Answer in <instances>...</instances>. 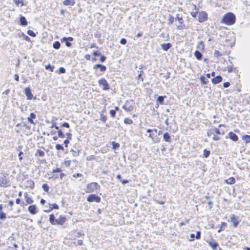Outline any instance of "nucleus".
I'll list each match as a JSON object with an SVG mask.
<instances>
[{
    "instance_id": "22",
    "label": "nucleus",
    "mask_w": 250,
    "mask_h": 250,
    "mask_svg": "<svg viewBox=\"0 0 250 250\" xmlns=\"http://www.w3.org/2000/svg\"><path fill=\"white\" fill-rule=\"evenodd\" d=\"M194 55L198 60H201L202 57V54L199 51H196L194 53Z\"/></svg>"
},
{
    "instance_id": "26",
    "label": "nucleus",
    "mask_w": 250,
    "mask_h": 250,
    "mask_svg": "<svg viewBox=\"0 0 250 250\" xmlns=\"http://www.w3.org/2000/svg\"><path fill=\"white\" fill-rule=\"evenodd\" d=\"M60 46H61V44L60 43L58 42V41H56L54 43H53V47L55 48V49H59L60 47Z\"/></svg>"
},
{
    "instance_id": "12",
    "label": "nucleus",
    "mask_w": 250,
    "mask_h": 250,
    "mask_svg": "<svg viewBox=\"0 0 250 250\" xmlns=\"http://www.w3.org/2000/svg\"><path fill=\"white\" fill-rule=\"evenodd\" d=\"M75 3L74 0H64L63 4L66 6H73Z\"/></svg>"
},
{
    "instance_id": "61",
    "label": "nucleus",
    "mask_w": 250,
    "mask_h": 250,
    "mask_svg": "<svg viewBox=\"0 0 250 250\" xmlns=\"http://www.w3.org/2000/svg\"><path fill=\"white\" fill-rule=\"evenodd\" d=\"M14 79L16 81H18L19 79V75L18 74H15L14 75Z\"/></svg>"
},
{
    "instance_id": "47",
    "label": "nucleus",
    "mask_w": 250,
    "mask_h": 250,
    "mask_svg": "<svg viewBox=\"0 0 250 250\" xmlns=\"http://www.w3.org/2000/svg\"><path fill=\"white\" fill-rule=\"evenodd\" d=\"M212 139L214 141H217L220 139V137L219 136H218L217 135H215V134H214L213 135Z\"/></svg>"
},
{
    "instance_id": "50",
    "label": "nucleus",
    "mask_w": 250,
    "mask_h": 250,
    "mask_svg": "<svg viewBox=\"0 0 250 250\" xmlns=\"http://www.w3.org/2000/svg\"><path fill=\"white\" fill-rule=\"evenodd\" d=\"M66 136L67 137V139L69 140L71 139V134L70 132L66 133Z\"/></svg>"
},
{
    "instance_id": "20",
    "label": "nucleus",
    "mask_w": 250,
    "mask_h": 250,
    "mask_svg": "<svg viewBox=\"0 0 250 250\" xmlns=\"http://www.w3.org/2000/svg\"><path fill=\"white\" fill-rule=\"evenodd\" d=\"M231 221L233 223V225L235 227H237L238 225V222L236 221L235 216L234 215L232 214L230 217Z\"/></svg>"
},
{
    "instance_id": "10",
    "label": "nucleus",
    "mask_w": 250,
    "mask_h": 250,
    "mask_svg": "<svg viewBox=\"0 0 250 250\" xmlns=\"http://www.w3.org/2000/svg\"><path fill=\"white\" fill-rule=\"evenodd\" d=\"M208 243L209 246L212 248V249L215 250L216 248L218 246V244L213 240H211V241H208Z\"/></svg>"
},
{
    "instance_id": "3",
    "label": "nucleus",
    "mask_w": 250,
    "mask_h": 250,
    "mask_svg": "<svg viewBox=\"0 0 250 250\" xmlns=\"http://www.w3.org/2000/svg\"><path fill=\"white\" fill-rule=\"evenodd\" d=\"M98 83L100 86H103V89L104 90H107L110 89L109 85L105 79L102 78L100 79L98 81Z\"/></svg>"
},
{
    "instance_id": "41",
    "label": "nucleus",
    "mask_w": 250,
    "mask_h": 250,
    "mask_svg": "<svg viewBox=\"0 0 250 250\" xmlns=\"http://www.w3.org/2000/svg\"><path fill=\"white\" fill-rule=\"evenodd\" d=\"M164 97H165L163 96H159L157 98V101H158L160 104H162L164 100Z\"/></svg>"
},
{
    "instance_id": "56",
    "label": "nucleus",
    "mask_w": 250,
    "mask_h": 250,
    "mask_svg": "<svg viewBox=\"0 0 250 250\" xmlns=\"http://www.w3.org/2000/svg\"><path fill=\"white\" fill-rule=\"evenodd\" d=\"M62 40L63 41H66L67 40H68L70 41H72L73 40V38L72 37H68V38H66L65 37H64Z\"/></svg>"
},
{
    "instance_id": "14",
    "label": "nucleus",
    "mask_w": 250,
    "mask_h": 250,
    "mask_svg": "<svg viewBox=\"0 0 250 250\" xmlns=\"http://www.w3.org/2000/svg\"><path fill=\"white\" fill-rule=\"evenodd\" d=\"M20 22L21 25L22 26H26L28 24V22L24 17H21Z\"/></svg>"
},
{
    "instance_id": "9",
    "label": "nucleus",
    "mask_w": 250,
    "mask_h": 250,
    "mask_svg": "<svg viewBox=\"0 0 250 250\" xmlns=\"http://www.w3.org/2000/svg\"><path fill=\"white\" fill-rule=\"evenodd\" d=\"M36 118V114L34 113H31L30 114V116L27 118V120L30 123L33 125H35V123L33 120V119H35Z\"/></svg>"
},
{
    "instance_id": "34",
    "label": "nucleus",
    "mask_w": 250,
    "mask_h": 250,
    "mask_svg": "<svg viewBox=\"0 0 250 250\" xmlns=\"http://www.w3.org/2000/svg\"><path fill=\"white\" fill-rule=\"evenodd\" d=\"M214 134V130H213V128H211V129H210V130H209L207 132V135H208V137L211 136L212 135H213Z\"/></svg>"
},
{
    "instance_id": "24",
    "label": "nucleus",
    "mask_w": 250,
    "mask_h": 250,
    "mask_svg": "<svg viewBox=\"0 0 250 250\" xmlns=\"http://www.w3.org/2000/svg\"><path fill=\"white\" fill-rule=\"evenodd\" d=\"M44 154H45L44 152L41 149H38L37 150V152L36 153V156H39L41 157L43 156L44 155Z\"/></svg>"
},
{
    "instance_id": "48",
    "label": "nucleus",
    "mask_w": 250,
    "mask_h": 250,
    "mask_svg": "<svg viewBox=\"0 0 250 250\" xmlns=\"http://www.w3.org/2000/svg\"><path fill=\"white\" fill-rule=\"evenodd\" d=\"M201 237V232L199 231H197L196 238L197 239H200Z\"/></svg>"
},
{
    "instance_id": "40",
    "label": "nucleus",
    "mask_w": 250,
    "mask_h": 250,
    "mask_svg": "<svg viewBox=\"0 0 250 250\" xmlns=\"http://www.w3.org/2000/svg\"><path fill=\"white\" fill-rule=\"evenodd\" d=\"M6 218V214L2 211H0V219H3Z\"/></svg>"
},
{
    "instance_id": "31",
    "label": "nucleus",
    "mask_w": 250,
    "mask_h": 250,
    "mask_svg": "<svg viewBox=\"0 0 250 250\" xmlns=\"http://www.w3.org/2000/svg\"><path fill=\"white\" fill-rule=\"evenodd\" d=\"M42 188L45 191H46V192H48V191L49 187V186H48L47 184H43L42 186Z\"/></svg>"
},
{
    "instance_id": "6",
    "label": "nucleus",
    "mask_w": 250,
    "mask_h": 250,
    "mask_svg": "<svg viewBox=\"0 0 250 250\" xmlns=\"http://www.w3.org/2000/svg\"><path fill=\"white\" fill-rule=\"evenodd\" d=\"M24 93L27 97L28 100H31L33 98V95L31 92V90L29 87H27L24 89Z\"/></svg>"
},
{
    "instance_id": "23",
    "label": "nucleus",
    "mask_w": 250,
    "mask_h": 250,
    "mask_svg": "<svg viewBox=\"0 0 250 250\" xmlns=\"http://www.w3.org/2000/svg\"><path fill=\"white\" fill-rule=\"evenodd\" d=\"M235 179L233 177H230L226 180V182L228 184H233L235 183Z\"/></svg>"
},
{
    "instance_id": "49",
    "label": "nucleus",
    "mask_w": 250,
    "mask_h": 250,
    "mask_svg": "<svg viewBox=\"0 0 250 250\" xmlns=\"http://www.w3.org/2000/svg\"><path fill=\"white\" fill-rule=\"evenodd\" d=\"M120 43L122 44H125L126 43V39L123 38L120 40Z\"/></svg>"
},
{
    "instance_id": "64",
    "label": "nucleus",
    "mask_w": 250,
    "mask_h": 250,
    "mask_svg": "<svg viewBox=\"0 0 250 250\" xmlns=\"http://www.w3.org/2000/svg\"><path fill=\"white\" fill-rule=\"evenodd\" d=\"M143 35V33L142 32H139L137 35H136V37L137 38H139V37H140L142 36Z\"/></svg>"
},
{
    "instance_id": "13",
    "label": "nucleus",
    "mask_w": 250,
    "mask_h": 250,
    "mask_svg": "<svg viewBox=\"0 0 250 250\" xmlns=\"http://www.w3.org/2000/svg\"><path fill=\"white\" fill-rule=\"evenodd\" d=\"M222 79L220 76H217L212 79V82L214 84H217L221 82Z\"/></svg>"
},
{
    "instance_id": "7",
    "label": "nucleus",
    "mask_w": 250,
    "mask_h": 250,
    "mask_svg": "<svg viewBox=\"0 0 250 250\" xmlns=\"http://www.w3.org/2000/svg\"><path fill=\"white\" fill-rule=\"evenodd\" d=\"M28 211L32 214H35L37 213L38 210L36 205L30 206L28 207Z\"/></svg>"
},
{
    "instance_id": "54",
    "label": "nucleus",
    "mask_w": 250,
    "mask_h": 250,
    "mask_svg": "<svg viewBox=\"0 0 250 250\" xmlns=\"http://www.w3.org/2000/svg\"><path fill=\"white\" fill-rule=\"evenodd\" d=\"M230 85V83L229 82H225L223 83V86L224 87H228Z\"/></svg>"
},
{
    "instance_id": "30",
    "label": "nucleus",
    "mask_w": 250,
    "mask_h": 250,
    "mask_svg": "<svg viewBox=\"0 0 250 250\" xmlns=\"http://www.w3.org/2000/svg\"><path fill=\"white\" fill-rule=\"evenodd\" d=\"M58 136L60 138H64L65 137V135L63 134V133L62 132V131L61 130H59L58 131Z\"/></svg>"
},
{
    "instance_id": "42",
    "label": "nucleus",
    "mask_w": 250,
    "mask_h": 250,
    "mask_svg": "<svg viewBox=\"0 0 250 250\" xmlns=\"http://www.w3.org/2000/svg\"><path fill=\"white\" fill-rule=\"evenodd\" d=\"M100 120L103 122H105L106 120V117L103 114H101Z\"/></svg>"
},
{
    "instance_id": "17",
    "label": "nucleus",
    "mask_w": 250,
    "mask_h": 250,
    "mask_svg": "<svg viewBox=\"0 0 250 250\" xmlns=\"http://www.w3.org/2000/svg\"><path fill=\"white\" fill-rule=\"evenodd\" d=\"M100 68V70L102 72H104L106 70V67L102 64H96L94 65V68L96 69V68Z\"/></svg>"
},
{
    "instance_id": "18",
    "label": "nucleus",
    "mask_w": 250,
    "mask_h": 250,
    "mask_svg": "<svg viewBox=\"0 0 250 250\" xmlns=\"http://www.w3.org/2000/svg\"><path fill=\"white\" fill-rule=\"evenodd\" d=\"M162 49L165 51H167L171 47V44L169 43L161 44Z\"/></svg>"
},
{
    "instance_id": "2",
    "label": "nucleus",
    "mask_w": 250,
    "mask_h": 250,
    "mask_svg": "<svg viewBox=\"0 0 250 250\" xmlns=\"http://www.w3.org/2000/svg\"><path fill=\"white\" fill-rule=\"evenodd\" d=\"M235 21V17H223L222 22L227 25L233 24Z\"/></svg>"
},
{
    "instance_id": "16",
    "label": "nucleus",
    "mask_w": 250,
    "mask_h": 250,
    "mask_svg": "<svg viewBox=\"0 0 250 250\" xmlns=\"http://www.w3.org/2000/svg\"><path fill=\"white\" fill-rule=\"evenodd\" d=\"M163 139L164 140L167 142H171V138L170 137L168 134V133L166 132L163 135Z\"/></svg>"
},
{
    "instance_id": "45",
    "label": "nucleus",
    "mask_w": 250,
    "mask_h": 250,
    "mask_svg": "<svg viewBox=\"0 0 250 250\" xmlns=\"http://www.w3.org/2000/svg\"><path fill=\"white\" fill-rule=\"evenodd\" d=\"M45 68L46 69H50V71L51 72H52L53 71V69H54V67L53 66H51L50 65V64H48V65H46L45 66Z\"/></svg>"
},
{
    "instance_id": "57",
    "label": "nucleus",
    "mask_w": 250,
    "mask_h": 250,
    "mask_svg": "<svg viewBox=\"0 0 250 250\" xmlns=\"http://www.w3.org/2000/svg\"><path fill=\"white\" fill-rule=\"evenodd\" d=\"M52 207L51 208L58 209V208H59L58 206L56 204H52Z\"/></svg>"
},
{
    "instance_id": "60",
    "label": "nucleus",
    "mask_w": 250,
    "mask_h": 250,
    "mask_svg": "<svg viewBox=\"0 0 250 250\" xmlns=\"http://www.w3.org/2000/svg\"><path fill=\"white\" fill-rule=\"evenodd\" d=\"M105 60V57L104 56H102L100 58V61L102 62H104Z\"/></svg>"
},
{
    "instance_id": "51",
    "label": "nucleus",
    "mask_w": 250,
    "mask_h": 250,
    "mask_svg": "<svg viewBox=\"0 0 250 250\" xmlns=\"http://www.w3.org/2000/svg\"><path fill=\"white\" fill-rule=\"evenodd\" d=\"M175 20H178V21L180 23H182V17H177L176 18H175Z\"/></svg>"
},
{
    "instance_id": "55",
    "label": "nucleus",
    "mask_w": 250,
    "mask_h": 250,
    "mask_svg": "<svg viewBox=\"0 0 250 250\" xmlns=\"http://www.w3.org/2000/svg\"><path fill=\"white\" fill-rule=\"evenodd\" d=\"M93 55L95 56H100L101 55V53L100 52H98V51H95L93 53Z\"/></svg>"
},
{
    "instance_id": "35",
    "label": "nucleus",
    "mask_w": 250,
    "mask_h": 250,
    "mask_svg": "<svg viewBox=\"0 0 250 250\" xmlns=\"http://www.w3.org/2000/svg\"><path fill=\"white\" fill-rule=\"evenodd\" d=\"M207 20V17H198L199 22H202Z\"/></svg>"
},
{
    "instance_id": "1",
    "label": "nucleus",
    "mask_w": 250,
    "mask_h": 250,
    "mask_svg": "<svg viewBox=\"0 0 250 250\" xmlns=\"http://www.w3.org/2000/svg\"><path fill=\"white\" fill-rule=\"evenodd\" d=\"M100 189V186L95 182L91 183L87 185L86 192L87 193L94 192Z\"/></svg>"
},
{
    "instance_id": "11",
    "label": "nucleus",
    "mask_w": 250,
    "mask_h": 250,
    "mask_svg": "<svg viewBox=\"0 0 250 250\" xmlns=\"http://www.w3.org/2000/svg\"><path fill=\"white\" fill-rule=\"evenodd\" d=\"M229 137L234 141H237L238 139L237 136L233 132H229L228 134Z\"/></svg>"
},
{
    "instance_id": "19",
    "label": "nucleus",
    "mask_w": 250,
    "mask_h": 250,
    "mask_svg": "<svg viewBox=\"0 0 250 250\" xmlns=\"http://www.w3.org/2000/svg\"><path fill=\"white\" fill-rule=\"evenodd\" d=\"M24 196L25 201L28 204H31L33 203V201L28 196V194L27 193H25Z\"/></svg>"
},
{
    "instance_id": "37",
    "label": "nucleus",
    "mask_w": 250,
    "mask_h": 250,
    "mask_svg": "<svg viewBox=\"0 0 250 250\" xmlns=\"http://www.w3.org/2000/svg\"><path fill=\"white\" fill-rule=\"evenodd\" d=\"M27 34L30 36H32V37H35L36 36V34L32 30H28L27 31Z\"/></svg>"
},
{
    "instance_id": "59",
    "label": "nucleus",
    "mask_w": 250,
    "mask_h": 250,
    "mask_svg": "<svg viewBox=\"0 0 250 250\" xmlns=\"http://www.w3.org/2000/svg\"><path fill=\"white\" fill-rule=\"evenodd\" d=\"M227 226V223L225 222H222L220 225V228H222L223 227H225Z\"/></svg>"
},
{
    "instance_id": "27",
    "label": "nucleus",
    "mask_w": 250,
    "mask_h": 250,
    "mask_svg": "<svg viewBox=\"0 0 250 250\" xmlns=\"http://www.w3.org/2000/svg\"><path fill=\"white\" fill-rule=\"evenodd\" d=\"M15 3L18 6H22L23 5L22 0H14Z\"/></svg>"
},
{
    "instance_id": "36",
    "label": "nucleus",
    "mask_w": 250,
    "mask_h": 250,
    "mask_svg": "<svg viewBox=\"0 0 250 250\" xmlns=\"http://www.w3.org/2000/svg\"><path fill=\"white\" fill-rule=\"evenodd\" d=\"M71 160L65 159L63 162L64 165L66 167H69L70 165Z\"/></svg>"
},
{
    "instance_id": "15",
    "label": "nucleus",
    "mask_w": 250,
    "mask_h": 250,
    "mask_svg": "<svg viewBox=\"0 0 250 250\" xmlns=\"http://www.w3.org/2000/svg\"><path fill=\"white\" fill-rule=\"evenodd\" d=\"M18 36L20 37H22V38H24V40L27 42H30V38L25 35L22 32H19V33H18Z\"/></svg>"
},
{
    "instance_id": "5",
    "label": "nucleus",
    "mask_w": 250,
    "mask_h": 250,
    "mask_svg": "<svg viewBox=\"0 0 250 250\" xmlns=\"http://www.w3.org/2000/svg\"><path fill=\"white\" fill-rule=\"evenodd\" d=\"M130 104V102H126L125 104L123 105V108L127 111H132L133 109L132 105Z\"/></svg>"
},
{
    "instance_id": "39",
    "label": "nucleus",
    "mask_w": 250,
    "mask_h": 250,
    "mask_svg": "<svg viewBox=\"0 0 250 250\" xmlns=\"http://www.w3.org/2000/svg\"><path fill=\"white\" fill-rule=\"evenodd\" d=\"M56 148L57 150H64L63 147L61 145H60V144H57L56 145Z\"/></svg>"
},
{
    "instance_id": "33",
    "label": "nucleus",
    "mask_w": 250,
    "mask_h": 250,
    "mask_svg": "<svg viewBox=\"0 0 250 250\" xmlns=\"http://www.w3.org/2000/svg\"><path fill=\"white\" fill-rule=\"evenodd\" d=\"M1 187H5L7 186V182L5 179H2V182L0 184Z\"/></svg>"
},
{
    "instance_id": "52",
    "label": "nucleus",
    "mask_w": 250,
    "mask_h": 250,
    "mask_svg": "<svg viewBox=\"0 0 250 250\" xmlns=\"http://www.w3.org/2000/svg\"><path fill=\"white\" fill-rule=\"evenodd\" d=\"M63 143L65 144V147H67V145L69 143V140L67 139L64 141Z\"/></svg>"
},
{
    "instance_id": "4",
    "label": "nucleus",
    "mask_w": 250,
    "mask_h": 250,
    "mask_svg": "<svg viewBox=\"0 0 250 250\" xmlns=\"http://www.w3.org/2000/svg\"><path fill=\"white\" fill-rule=\"evenodd\" d=\"M87 201L89 202H95L96 203H99L101 201V198L95 194H90L88 196Z\"/></svg>"
},
{
    "instance_id": "25",
    "label": "nucleus",
    "mask_w": 250,
    "mask_h": 250,
    "mask_svg": "<svg viewBox=\"0 0 250 250\" xmlns=\"http://www.w3.org/2000/svg\"><path fill=\"white\" fill-rule=\"evenodd\" d=\"M49 220L52 225H56L55 217L53 214H51L49 216Z\"/></svg>"
},
{
    "instance_id": "53",
    "label": "nucleus",
    "mask_w": 250,
    "mask_h": 250,
    "mask_svg": "<svg viewBox=\"0 0 250 250\" xmlns=\"http://www.w3.org/2000/svg\"><path fill=\"white\" fill-rule=\"evenodd\" d=\"M62 126L63 127H67V128H69V125L68 124V123H63L62 125Z\"/></svg>"
},
{
    "instance_id": "29",
    "label": "nucleus",
    "mask_w": 250,
    "mask_h": 250,
    "mask_svg": "<svg viewBox=\"0 0 250 250\" xmlns=\"http://www.w3.org/2000/svg\"><path fill=\"white\" fill-rule=\"evenodd\" d=\"M132 120L128 118H126L124 120V123L126 124H131L132 123Z\"/></svg>"
},
{
    "instance_id": "21",
    "label": "nucleus",
    "mask_w": 250,
    "mask_h": 250,
    "mask_svg": "<svg viewBox=\"0 0 250 250\" xmlns=\"http://www.w3.org/2000/svg\"><path fill=\"white\" fill-rule=\"evenodd\" d=\"M61 171H62V170L61 169V168H57L55 169H53V171H52V172H53V173H56V172H61ZM53 177L55 178V179H56V178H57L58 177V176L57 174H54L53 175Z\"/></svg>"
},
{
    "instance_id": "46",
    "label": "nucleus",
    "mask_w": 250,
    "mask_h": 250,
    "mask_svg": "<svg viewBox=\"0 0 250 250\" xmlns=\"http://www.w3.org/2000/svg\"><path fill=\"white\" fill-rule=\"evenodd\" d=\"M115 114H116L115 110H111L110 111V114L112 118L115 117Z\"/></svg>"
},
{
    "instance_id": "28",
    "label": "nucleus",
    "mask_w": 250,
    "mask_h": 250,
    "mask_svg": "<svg viewBox=\"0 0 250 250\" xmlns=\"http://www.w3.org/2000/svg\"><path fill=\"white\" fill-rule=\"evenodd\" d=\"M242 139L244 140L247 143L250 142V136L249 135H244L242 137Z\"/></svg>"
},
{
    "instance_id": "62",
    "label": "nucleus",
    "mask_w": 250,
    "mask_h": 250,
    "mask_svg": "<svg viewBox=\"0 0 250 250\" xmlns=\"http://www.w3.org/2000/svg\"><path fill=\"white\" fill-rule=\"evenodd\" d=\"M204 79H205V77H203V76H202V77H201V78H200V79H201V81L202 83H204V84H206V82H205L204 81Z\"/></svg>"
},
{
    "instance_id": "32",
    "label": "nucleus",
    "mask_w": 250,
    "mask_h": 250,
    "mask_svg": "<svg viewBox=\"0 0 250 250\" xmlns=\"http://www.w3.org/2000/svg\"><path fill=\"white\" fill-rule=\"evenodd\" d=\"M210 154V151L209 150H207V149H205L203 152V155L205 158H207L208 157Z\"/></svg>"
},
{
    "instance_id": "38",
    "label": "nucleus",
    "mask_w": 250,
    "mask_h": 250,
    "mask_svg": "<svg viewBox=\"0 0 250 250\" xmlns=\"http://www.w3.org/2000/svg\"><path fill=\"white\" fill-rule=\"evenodd\" d=\"M213 130H214V134H216L217 135H220V134H224V133H221L220 130L218 129V128H213Z\"/></svg>"
},
{
    "instance_id": "44",
    "label": "nucleus",
    "mask_w": 250,
    "mask_h": 250,
    "mask_svg": "<svg viewBox=\"0 0 250 250\" xmlns=\"http://www.w3.org/2000/svg\"><path fill=\"white\" fill-rule=\"evenodd\" d=\"M233 69H234L233 67L231 65H229V66H227V70L229 73L232 72Z\"/></svg>"
},
{
    "instance_id": "43",
    "label": "nucleus",
    "mask_w": 250,
    "mask_h": 250,
    "mask_svg": "<svg viewBox=\"0 0 250 250\" xmlns=\"http://www.w3.org/2000/svg\"><path fill=\"white\" fill-rule=\"evenodd\" d=\"M112 144L113 149H116L117 147L119 146V144L118 143H115V142H112Z\"/></svg>"
},
{
    "instance_id": "58",
    "label": "nucleus",
    "mask_w": 250,
    "mask_h": 250,
    "mask_svg": "<svg viewBox=\"0 0 250 250\" xmlns=\"http://www.w3.org/2000/svg\"><path fill=\"white\" fill-rule=\"evenodd\" d=\"M60 72L62 73H64L65 72V69L63 67L60 68Z\"/></svg>"
},
{
    "instance_id": "8",
    "label": "nucleus",
    "mask_w": 250,
    "mask_h": 250,
    "mask_svg": "<svg viewBox=\"0 0 250 250\" xmlns=\"http://www.w3.org/2000/svg\"><path fill=\"white\" fill-rule=\"evenodd\" d=\"M66 219L65 217L60 216L59 218L55 220L56 224L62 225L66 221Z\"/></svg>"
},
{
    "instance_id": "63",
    "label": "nucleus",
    "mask_w": 250,
    "mask_h": 250,
    "mask_svg": "<svg viewBox=\"0 0 250 250\" xmlns=\"http://www.w3.org/2000/svg\"><path fill=\"white\" fill-rule=\"evenodd\" d=\"M81 175H81V174H80V173H77V174H73V176L74 177L76 178V177H80V176H81Z\"/></svg>"
}]
</instances>
